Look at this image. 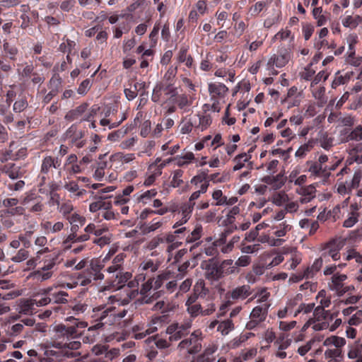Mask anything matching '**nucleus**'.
<instances>
[{
    "instance_id": "nucleus-52",
    "label": "nucleus",
    "mask_w": 362,
    "mask_h": 362,
    "mask_svg": "<svg viewBox=\"0 0 362 362\" xmlns=\"http://www.w3.org/2000/svg\"><path fill=\"white\" fill-rule=\"evenodd\" d=\"M193 291L200 298H205L209 293V288L205 286L204 281H197L193 288Z\"/></svg>"
},
{
    "instance_id": "nucleus-28",
    "label": "nucleus",
    "mask_w": 362,
    "mask_h": 362,
    "mask_svg": "<svg viewBox=\"0 0 362 362\" xmlns=\"http://www.w3.org/2000/svg\"><path fill=\"white\" fill-rule=\"evenodd\" d=\"M158 268V264H155L154 262L152 259H147L146 261H144L139 266V269L142 272H146L145 274H140L137 276V280H145L146 279V275L147 274L148 272H155Z\"/></svg>"
},
{
    "instance_id": "nucleus-31",
    "label": "nucleus",
    "mask_w": 362,
    "mask_h": 362,
    "mask_svg": "<svg viewBox=\"0 0 362 362\" xmlns=\"http://www.w3.org/2000/svg\"><path fill=\"white\" fill-rule=\"evenodd\" d=\"M4 287L0 288V315L8 313L10 310V308L5 303H2V300L13 299L17 296V294L14 291L4 292Z\"/></svg>"
},
{
    "instance_id": "nucleus-29",
    "label": "nucleus",
    "mask_w": 362,
    "mask_h": 362,
    "mask_svg": "<svg viewBox=\"0 0 362 362\" xmlns=\"http://www.w3.org/2000/svg\"><path fill=\"white\" fill-rule=\"evenodd\" d=\"M85 234H87L90 238V234L95 235V238H99L105 234H108V229L107 227L96 226L94 223H89L83 229Z\"/></svg>"
},
{
    "instance_id": "nucleus-18",
    "label": "nucleus",
    "mask_w": 362,
    "mask_h": 362,
    "mask_svg": "<svg viewBox=\"0 0 362 362\" xmlns=\"http://www.w3.org/2000/svg\"><path fill=\"white\" fill-rule=\"evenodd\" d=\"M88 240H90V237L85 234V233L78 235L76 233L70 231V233L63 240L62 246L64 250H69L71 249L72 244L86 242Z\"/></svg>"
},
{
    "instance_id": "nucleus-53",
    "label": "nucleus",
    "mask_w": 362,
    "mask_h": 362,
    "mask_svg": "<svg viewBox=\"0 0 362 362\" xmlns=\"http://www.w3.org/2000/svg\"><path fill=\"white\" fill-rule=\"evenodd\" d=\"M169 210L167 207L160 208L157 210L145 209L141 212L139 218L141 220H145L151 214H158L162 216L165 214Z\"/></svg>"
},
{
    "instance_id": "nucleus-1",
    "label": "nucleus",
    "mask_w": 362,
    "mask_h": 362,
    "mask_svg": "<svg viewBox=\"0 0 362 362\" xmlns=\"http://www.w3.org/2000/svg\"><path fill=\"white\" fill-rule=\"evenodd\" d=\"M67 320L71 321L73 325L59 324L54 327L55 339L53 340V346L57 349H64L71 354H78L74 352L81 346V343L78 340L81 333L78 329L86 327L88 322L79 321L73 317L67 318Z\"/></svg>"
},
{
    "instance_id": "nucleus-2",
    "label": "nucleus",
    "mask_w": 362,
    "mask_h": 362,
    "mask_svg": "<svg viewBox=\"0 0 362 362\" xmlns=\"http://www.w3.org/2000/svg\"><path fill=\"white\" fill-rule=\"evenodd\" d=\"M127 313V310L124 308L119 310L115 306L100 305L93 308L90 318L94 319L95 324L89 330L105 329L106 326L119 323Z\"/></svg>"
},
{
    "instance_id": "nucleus-33",
    "label": "nucleus",
    "mask_w": 362,
    "mask_h": 362,
    "mask_svg": "<svg viewBox=\"0 0 362 362\" xmlns=\"http://www.w3.org/2000/svg\"><path fill=\"white\" fill-rule=\"evenodd\" d=\"M291 229L292 226L288 224L286 221H284L278 225L273 226L272 228V233L277 237V239H280L279 238L285 236Z\"/></svg>"
},
{
    "instance_id": "nucleus-26",
    "label": "nucleus",
    "mask_w": 362,
    "mask_h": 362,
    "mask_svg": "<svg viewBox=\"0 0 362 362\" xmlns=\"http://www.w3.org/2000/svg\"><path fill=\"white\" fill-rule=\"evenodd\" d=\"M269 307V305L267 303L255 307L250 315V318L255 319L259 322H264L267 318Z\"/></svg>"
},
{
    "instance_id": "nucleus-44",
    "label": "nucleus",
    "mask_w": 362,
    "mask_h": 362,
    "mask_svg": "<svg viewBox=\"0 0 362 362\" xmlns=\"http://www.w3.org/2000/svg\"><path fill=\"white\" fill-rule=\"evenodd\" d=\"M100 110V107L98 105H93L88 110L87 109L86 112L83 114L82 120L91 122L89 124L90 127L95 128L94 122L92 121V119Z\"/></svg>"
},
{
    "instance_id": "nucleus-24",
    "label": "nucleus",
    "mask_w": 362,
    "mask_h": 362,
    "mask_svg": "<svg viewBox=\"0 0 362 362\" xmlns=\"http://www.w3.org/2000/svg\"><path fill=\"white\" fill-rule=\"evenodd\" d=\"M194 97L187 94L177 95L175 98L177 107L185 112H189Z\"/></svg>"
},
{
    "instance_id": "nucleus-42",
    "label": "nucleus",
    "mask_w": 362,
    "mask_h": 362,
    "mask_svg": "<svg viewBox=\"0 0 362 362\" xmlns=\"http://www.w3.org/2000/svg\"><path fill=\"white\" fill-rule=\"evenodd\" d=\"M203 234V228L201 225L195 226L194 230L186 236V243H194L199 240Z\"/></svg>"
},
{
    "instance_id": "nucleus-63",
    "label": "nucleus",
    "mask_w": 362,
    "mask_h": 362,
    "mask_svg": "<svg viewBox=\"0 0 362 362\" xmlns=\"http://www.w3.org/2000/svg\"><path fill=\"white\" fill-rule=\"evenodd\" d=\"M187 311L189 314L190 317L194 318L198 315H202L203 308L200 303L192 304L187 305Z\"/></svg>"
},
{
    "instance_id": "nucleus-39",
    "label": "nucleus",
    "mask_w": 362,
    "mask_h": 362,
    "mask_svg": "<svg viewBox=\"0 0 362 362\" xmlns=\"http://www.w3.org/2000/svg\"><path fill=\"white\" fill-rule=\"evenodd\" d=\"M361 23H362V17L358 15L355 16L349 15L344 17L341 21V23L344 27L351 29L356 28Z\"/></svg>"
},
{
    "instance_id": "nucleus-22",
    "label": "nucleus",
    "mask_w": 362,
    "mask_h": 362,
    "mask_svg": "<svg viewBox=\"0 0 362 362\" xmlns=\"http://www.w3.org/2000/svg\"><path fill=\"white\" fill-rule=\"evenodd\" d=\"M297 192L301 196L298 200L300 204H307L315 197L316 189L313 185L302 187L297 190Z\"/></svg>"
},
{
    "instance_id": "nucleus-15",
    "label": "nucleus",
    "mask_w": 362,
    "mask_h": 362,
    "mask_svg": "<svg viewBox=\"0 0 362 362\" xmlns=\"http://www.w3.org/2000/svg\"><path fill=\"white\" fill-rule=\"evenodd\" d=\"M291 59L290 52L286 49L281 50L278 54L272 55L267 63L269 70L274 67L282 68L285 66Z\"/></svg>"
},
{
    "instance_id": "nucleus-60",
    "label": "nucleus",
    "mask_w": 362,
    "mask_h": 362,
    "mask_svg": "<svg viewBox=\"0 0 362 362\" xmlns=\"http://www.w3.org/2000/svg\"><path fill=\"white\" fill-rule=\"evenodd\" d=\"M145 341L148 345L153 344L159 349L168 348L170 346V344L167 340L163 339H156V337H148Z\"/></svg>"
},
{
    "instance_id": "nucleus-54",
    "label": "nucleus",
    "mask_w": 362,
    "mask_h": 362,
    "mask_svg": "<svg viewBox=\"0 0 362 362\" xmlns=\"http://www.w3.org/2000/svg\"><path fill=\"white\" fill-rule=\"evenodd\" d=\"M223 242V238H220L213 243L211 245L208 246L204 249V252L207 256L216 257L219 254L218 246Z\"/></svg>"
},
{
    "instance_id": "nucleus-58",
    "label": "nucleus",
    "mask_w": 362,
    "mask_h": 362,
    "mask_svg": "<svg viewBox=\"0 0 362 362\" xmlns=\"http://www.w3.org/2000/svg\"><path fill=\"white\" fill-rule=\"evenodd\" d=\"M209 184L207 182H204L202 184L200 189L197 191L194 192L189 199L188 202H191L193 206H195V200L198 199L202 194H204L206 192Z\"/></svg>"
},
{
    "instance_id": "nucleus-11",
    "label": "nucleus",
    "mask_w": 362,
    "mask_h": 362,
    "mask_svg": "<svg viewBox=\"0 0 362 362\" xmlns=\"http://www.w3.org/2000/svg\"><path fill=\"white\" fill-rule=\"evenodd\" d=\"M106 265L105 260H101L100 258L93 259L87 269L83 272L93 281H101L105 278L102 272L104 271Z\"/></svg>"
},
{
    "instance_id": "nucleus-51",
    "label": "nucleus",
    "mask_w": 362,
    "mask_h": 362,
    "mask_svg": "<svg viewBox=\"0 0 362 362\" xmlns=\"http://www.w3.org/2000/svg\"><path fill=\"white\" fill-rule=\"evenodd\" d=\"M33 301L36 307L45 306L51 303L50 297L43 293V289L35 296Z\"/></svg>"
},
{
    "instance_id": "nucleus-23",
    "label": "nucleus",
    "mask_w": 362,
    "mask_h": 362,
    "mask_svg": "<svg viewBox=\"0 0 362 362\" xmlns=\"http://www.w3.org/2000/svg\"><path fill=\"white\" fill-rule=\"evenodd\" d=\"M66 221L70 224V231L78 233L79 229L86 224V218L74 212L71 216L67 217Z\"/></svg>"
},
{
    "instance_id": "nucleus-49",
    "label": "nucleus",
    "mask_w": 362,
    "mask_h": 362,
    "mask_svg": "<svg viewBox=\"0 0 362 362\" xmlns=\"http://www.w3.org/2000/svg\"><path fill=\"white\" fill-rule=\"evenodd\" d=\"M163 225V222L157 218H153L149 223L144 224L141 230L144 234L149 233L158 229Z\"/></svg>"
},
{
    "instance_id": "nucleus-10",
    "label": "nucleus",
    "mask_w": 362,
    "mask_h": 362,
    "mask_svg": "<svg viewBox=\"0 0 362 362\" xmlns=\"http://www.w3.org/2000/svg\"><path fill=\"white\" fill-rule=\"evenodd\" d=\"M228 88L221 83H211L209 84V92L212 100H214L211 105L214 112H219V100H223L226 96Z\"/></svg>"
},
{
    "instance_id": "nucleus-16",
    "label": "nucleus",
    "mask_w": 362,
    "mask_h": 362,
    "mask_svg": "<svg viewBox=\"0 0 362 362\" xmlns=\"http://www.w3.org/2000/svg\"><path fill=\"white\" fill-rule=\"evenodd\" d=\"M306 165L310 176L315 178L319 177L325 180L329 177L328 165H322L316 160H308L306 162Z\"/></svg>"
},
{
    "instance_id": "nucleus-43",
    "label": "nucleus",
    "mask_w": 362,
    "mask_h": 362,
    "mask_svg": "<svg viewBox=\"0 0 362 362\" xmlns=\"http://www.w3.org/2000/svg\"><path fill=\"white\" fill-rule=\"evenodd\" d=\"M315 141L313 139H310L306 144L301 145L296 151L295 155L298 158H303L306 154L310 152L315 144Z\"/></svg>"
},
{
    "instance_id": "nucleus-47",
    "label": "nucleus",
    "mask_w": 362,
    "mask_h": 362,
    "mask_svg": "<svg viewBox=\"0 0 362 362\" xmlns=\"http://www.w3.org/2000/svg\"><path fill=\"white\" fill-rule=\"evenodd\" d=\"M177 59L179 63H185L187 67L192 66L193 59L190 55L187 54L186 48H181L177 54Z\"/></svg>"
},
{
    "instance_id": "nucleus-9",
    "label": "nucleus",
    "mask_w": 362,
    "mask_h": 362,
    "mask_svg": "<svg viewBox=\"0 0 362 362\" xmlns=\"http://www.w3.org/2000/svg\"><path fill=\"white\" fill-rule=\"evenodd\" d=\"M345 245V240L341 238H335L325 243L322 247V255L327 259L331 257L333 260L337 261L340 259L339 251Z\"/></svg>"
},
{
    "instance_id": "nucleus-25",
    "label": "nucleus",
    "mask_w": 362,
    "mask_h": 362,
    "mask_svg": "<svg viewBox=\"0 0 362 362\" xmlns=\"http://www.w3.org/2000/svg\"><path fill=\"white\" fill-rule=\"evenodd\" d=\"M252 294V289L250 285H243L233 289L229 295L233 300H244Z\"/></svg>"
},
{
    "instance_id": "nucleus-38",
    "label": "nucleus",
    "mask_w": 362,
    "mask_h": 362,
    "mask_svg": "<svg viewBox=\"0 0 362 362\" xmlns=\"http://www.w3.org/2000/svg\"><path fill=\"white\" fill-rule=\"evenodd\" d=\"M19 146L18 141H12L10 144L9 148L6 150L5 152H0V161L1 164H5L8 163V159H13V152Z\"/></svg>"
},
{
    "instance_id": "nucleus-46",
    "label": "nucleus",
    "mask_w": 362,
    "mask_h": 362,
    "mask_svg": "<svg viewBox=\"0 0 362 362\" xmlns=\"http://www.w3.org/2000/svg\"><path fill=\"white\" fill-rule=\"evenodd\" d=\"M157 194L158 192L156 189H151L137 196L136 199L138 202L145 205L148 204L151 199L154 198Z\"/></svg>"
},
{
    "instance_id": "nucleus-48",
    "label": "nucleus",
    "mask_w": 362,
    "mask_h": 362,
    "mask_svg": "<svg viewBox=\"0 0 362 362\" xmlns=\"http://www.w3.org/2000/svg\"><path fill=\"white\" fill-rule=\"evenodd\" d=\"M211 124V118L209 115H203L199 117V124L194 127V132L199 134Z\"/></svg>"
},
{
    "instance_id": "nucleus-61",
    "label": "nucleus",
    "mask_w": 362,
    "mask_h": 362,
    "mask_svg": "<svg viewBox=\"0 0 362 362\" xmlns=\"http://www.w3.org/2000/svg\"><path fill=\"white\" fill-rule=\"evenodd\" d=\"M233 329L234 325L232 320H227L219 323L217 330L220 332L222 335H226Z\"/></svg>"
},
{
    "instance_id": "nucleus-57",
    "label": "nucleus",
    "mask_w": 362,
    "mask_h": 362,
    "mask_svg": "<svg viewBox=\"0 0 362 362\" xmlns=\"http://www.w3.org/2000/svg\"><path fill=\"white\" fill-rule=\"evenodd\" d=\"M4 50L11 60L14 61L16 59V55L18 54V50L14 45H10L8 42L4 43Z\"/></svg>"
},
{
    "instance_id": "nucleus-35",
    "label": "nucleus",
    "mask_w": 362,
    "mask_h": 362,
    "mask_svg": "<svg viewBox=\"0 0 362 362\" xmlns=\"http://www.w3.org/2000/svg\"><path fill=\"white\" fill-rule=\"evenodd\" d=\"M190 327L191 323L189 322L180 325L178 324V329L176 330L175 333H174V335L169 337V340L170 341H174L181 339L189 334Z\"/></svg>"
},
{
    "instance_id": "nucleus-17",
    "label": "nucleus",
    "mask_w": 362,
    "mask_h": 362,
    "mask_svg": "<svg viewBox=\"0 0 362 362\" xmlns=\"http://www.w3.org/2000/svg\"><path fill=\"white\" fill-rule=\"evenodd\" d=\"M347 279V276L344 274L337 272L331 278V281L328 283L330 290L336 291L339 295H342L348 291V288L344 286V281Z\"/></svg>"
},
{
    "instance_id": "nucleus-6",
    "label": "nucleus",
    "mask_w": 362,
    "mask_h": 362,
    "mask_svg": "<svg viewBox=\"0 0 362 362\" xmlns=\"http://www.w3.org/2000/svg\"><path fill=\"white\" fill-rule=\"evenodd\" d=\"M112 202L108 199V197H100L95 202L90 204L89 210L91 212L98 211V216L110 221L117 219L119 216L112 210Z\"/></svg>"
},
{
    "instance_id": "nucleus-30",
    "label": "nucleus",
    "mask_w": 362,
    "mask_h": 362,
    "mask_svg": "<svg viewBox=\"0 0 362 362\" xmlns=\"http://www.w3.org/2000/svg\"><path fill=\"white\" fill-rule=\"evenodd\" d=\"M251 156L247 155V153H241L238 155L233 159V170L236 171L242 169L243 168H247L252 165V163L249 161Z\"/></svg>"
},
{
    "instance_id": "nucleus-13",
    "label": "nucleus",
    "mask_w": 362,
    "mask_h": 362,
    "mask_svg": "<svg viewBox=\"0 0 362 362\" xmlns=\"http://www.w3.org/2000/svg\"><path fill=\"white\" fill-rule=\"evenodd\" d=\"M6 174L9 178L16 180L21 178L26 173L25 166L19 165L13 162L0 164V173Z\"/></svg>"
},
{
    "instance_id": "nucleus-5",
    "label": "nucleus",
    "mask_w": 362,
    "mask_h": 362,
    "mask_svg": "<svg viewBox=\"0 0 362 362\" xmlns=\"http://www.w3.org/2000/svg\"><path fill=\"white\" fill-rule=\"evenodd\" d=\"M61 256L62 254L57 251L45 255L42 261V266L35 273V276L41 281L50 279L53 274V269L62 260Z\"/></svg>"
},
{
    "instance_id": "nucleus-4",
    "label": "nucleus",
    "mask_w": 362,
    "mask_h": 362,
    "mask_svg": "<svg viewBox=\"0 0 362 362\" xmlns=\"http://www.w3.org/2000/svg\"><path fill=\"white\" fill-rule=\"evenodd\" d=\"M238 272L236 267L233 266V260L230 259L220 262L214 258H211L205 266V277L211 281H219L226 276Z\"/></svg>"
},
{
    "instance_id": "nucleus-32",
    "label": "nucleus",
    "mask_w": 362,
    "mask_h": 362,
    "mask_svg": "<svg viewBox=\"0 0 362 362\" xmlns=\"http://www.w3.org/2000/svg\"><path fill=\"white\" fill-rule=\"evenodd\" d=\"M187 230V227H182L178 229H176L173 233H169L165 235H163V243H167L169 245L173 242H175L178 238H182L185 236V233Z\"/></svg>"
},
{
    "instance_id": "nucleus-34",
    "label": "nucleus",
    "mask_w": 362,
    "mask_h": 362,
    "mask_svg": "<svg viewBox=\"0 0 362 362\" xmlns=\"http://www.w3.org/2000/svg\"><path fill=\"white\" fill-rule=\"evenodd\" d=\"M36 313L37 309L33 299H25L21 301L19 305V313L24 315H33Z\"/></svg>"
},
{
    "instance_id": "nucleus-3",
    "label": "nucleus",
    "mask_w": 362,
    "mask_h": 362,
    "mask_svg": "<svg viewBox=\"0 0 362 362\" xmlns=\"http://www.w3.org/2000/svg\"><path fill=\"white\" fill-rule=\"evenodd\" d=\"M126 255L121 252L113 258H111L108 253L101 260L106 261V267L104 272L108 273L110 276L112 284L117 288H122L132 278V274L129 272H124V262Z\"/></svg>"
},
{
    "instance_id": "nucleus-21",
    "label": "nucleus",
    "mask_w": 362,
    "mask_h": 362,
    "mask_svg": "<svg viewBox=\"0 0 362 362\" xmlns=\"http://www.w3.org/2000/svg\"><path fill=\"white\" fill-rule=\"evenodd\" d=\"M194 207V206H193L191 202H188L183 203L180 206L179 213L181 214L182 218L174 224L173 228H177L182 224L187 223V221L192 216Z\"/></svg>"
},
{
    "instance_id": "nucleus-62",
    "label": "nucleus",
    "mask_w": 362,
    "mask_h": 362,
    "mask_svg": "<svg viewBox=\"0 0 362 362\" xmlns=\"http://www.w3.org/2000/svg\"><path fill=\"white\" fill-rule=\"evenodd\" d=\"M344 259L346 261L355 259L356 262L362 264V255H361L355 249H350L347 251L346 254L344 255Z\"/></svg>"
},
{
    "instance_id": "nucleus-59",
    "label": "nucleus",
    "mask_w": 362,
    "mask_h": 362,
    "mask_svg": "<svg viewBox=\"0 0 362 362\" xmlns=\"http://www.w3.org/2000/svg\"><path fill=\"white\" fill-rule=\"evenodd\" d=\"M357 207L354 208V211L349 214V217L344 220L343 226L351 228L358 221L359 214L356 211Z\"/></svg>"
},
{
    "instance_id": "nucleus-64",
    "label": "nucleus",
    "mask_w": 362,
    "mask_h": 362,
    "mask_svg": "<svg viewBox=\"0 0 362 362\" xmlns=\"http://www.w3.org/2000/svg\"><path fill=\"white\" fill-rule=\"evenodd\" d=\"M322 8L321 7L315 8L313 10V16L318 26H322L326 23L327 18L322 15Z\"/></svg>"
},
{
    "instance_id": "nucleus-36",
    "label": "nucleus",
    "mask_w": 362,
    "mask_h": 362,
    "mask_svg": "<svg viewBox=\"0 0 362 362\" xmlns=\"http://www.w3.org/2000/svg\"><path fill=\"white\" fill-rule=\"evenodd\" d=\"M325 260L326 259L321 255L320 257L315 259L314 262L310 267L305 268L307 273L309 274L308 276H310V278H313L315 274L321 269Z\"/></svg>"
},
{
    "instance_id": "nucleus-12",
    "label": "nucleus",
    "mask_w": 362,
    "mask_h": 362,
    "mask_svg": "<svg viewBox=\"0 0 362 362\" xmlns=\"http://www.w3.org/2000/svg\"><path fill=\"white\" fill-rule=\"evenodd\" d=\"M43 293L50 297L51 303L66 304L69 301V295L67 292L62 289L61 286H49L43 289Z\"/></svg>"
},
{
    "instance_id": "nucleus-19",
    "label": "nucleus",
    "mask_w": 362,
    "mask_h": 362,
    "mask_svg": "<svg viewBox=\"0 0 362 362\" xmlns=\"http://www.w3.org/2000/svg\"><path fill=\"white\" fill-rule=\"evenodd\" d=\"M135 159V156L134 153H117L111 156L110 162L112 163V165H115V168L121 167L124 164H127L131 161Z\"/></svg>"
},
{
    "instance_id": "nucleus-56",
    "label": "nucleus",
    "mask_w": 362,
    "mask_h": 362,
    "mask_svg": "<svg viewBox=\"0 0 362 362\" xmlns=\"http://www.w3.org/2000/svg\"><path fill=\"white\" fill-rule=\"evenodd\" d=\"M170 278V272H164L160 274H159L156 279L152 278L153 279V289L158 290L159 289L165 281H167Z\"/></svg>"
},
{
    "instance_id": "nucleus-27",
    "label": "nucleus",
    "mask_w": 362,
    "mask_h": 362,
    "mask_svg": "<svg viewBox=\"0 0 362 362\" xmlns=\"http://www.w3.org/2000/svg\"><path fill=\"white\" fill-rule=\"evenodd\" d=\"M88 107V105L87 103L80 105L75 109L69 111L65 115V119L69 121L82 120L83 115L86 112Z\"/></svg>"
},
{
    "instance_id": "nucleus-37",
    "label": "nucleus",
    "mask_w": 362,
    "mask_h": 362,
    "mask_svg": "<svg viewBox=\"0 0 362 362\" xmlns=\"http://www.w3.org/2000/svg\"><path fill=\"white\" fill-rule=\"evenodd\" d=\"M263 181L272 185L274 189H280L284 185V176L281 174L276 176H266L264 177Z\"/></svg>"
},
{
    "instance_id": "nucleus-20",
    "label": "nucleus",
    "mask_w": 362,
    "mask_h": 362,
    "mask_svg": "<svg viewBox=\"0 0 362 362\" xmlns=\"http://www.w3.org/2000/svg\"><path fill=\"white\" fill-rule=\"evenodd\" d=\"M349 40V49L346 62L354 66H358L362 62V57L356 56L354 51V44L356 42V36H351Z\"/></svg>"
},
{
    "instance_id": "nucleus-41",
    "label": "nucleus",
    "mask_w": 362,
    "mask_h": 362,
    "mask_svg": "<svg viewBox=\"0 0 362 362\" xmlns=\"http://www.w3.org/2000/svg\"><path fill=\"white\" fill-rule=\"evenodd\" d=\"M164 293L163 290L157 291L153 295L149 296L148 293L141 295V297L137 299L140 304H152L154 301L160 298L161 295Z\"/></svg>"
},
{
    "instance_id": "nucleus-50",
    "label": "nucleus",
    "mask_w": 362,
    "mask_h": 362,
    "mask_svg": "<svg viewBox=\"0 0 362 362\" xmlns=\"http://www.w3.org/2000/svg\"><path fill=\"white\" fill-rule=\"evenodd\" d=\"M76 43L71 40L66 39L64 42H62L59 45V49L61 52L65 53L67 52L69 54H76Z\"/></svg>"
},
{
    "instance_id": "nucleus-55",
    "label": "nucleus",
    "mask_w": 362,
    "mask_h": 362,
    "mask_svg": "<svg viewBox=\"0 0 362 362\" xmlns=\"http://www.w3.org/2000/svg\"><path fill=\"white\" fill-rule=\"evenodd\" d=\"M165 167V163L160 165L156 168V171L153 170V173L149 175L144 180V185L146 187H149L154 183L157 177L160 176L162 173V169Z\"/></svg>"
},
{
    "instance_id": "nucleus-45",
    "label": "nucleus",
    "mask_w": 362,
    "mask_h": 362,
    "mask_svg": "<svg viewBox=\"0 0 362 362\" xmlns=\"http://www.w3.org/2000/svg\"><path fill=\"white\" fill-rule=\"evenodd\" d=\"M90 326L88 328L86 335L83 337V343H93L95 341V337L99 334L100 331L104 330L105 329H98L90 331V327L95 324L94 319L91 318L90 320Z\"/></svg>"
},
{
    "instance_id": "nucleus-8",
    "label": "nucleus",
    "mask_w": 362,
    "mask_h": 362,
    "mask_svg": "<svg viewBox=\"0 0 362 362\" xmlns=\"http://www.w3.org/2000/svg\"><path fill=\"white\" fill-rule=\"evenodd\" d=\"M202 332L199 329L195 330L189 337L184 339L179 343L178 349L180 350L187 349L189 354H197L202 349Z\"/></svg>"
},
{
    "instance_id": "nucleus-7",
    "label": "nucleus",
    "mask_w": 362,
    "mask_h": 362,
    "mask_svg": "<svg viewBox=\"0 0 362 362\" xmlns=\"http://www.w3.org/2000/svg\"><path fill=\"white\" fill-rule=\"evenodd\" d=\"M80 354H71L64 349H57L53 346V341L45 345L42 356L38 357L40 362H54L62 360L64 358H75Z\"/></svg>"
},
{
    "instance_id": "nucleus-14",
    "label": "nucleus",
    "mask_w": 362,
    "mask_h": 362,
    "mask_svg": "<svg viewBox=\"0 0 362 362\" xmlns=\"http://www.w3.org/2000/svg\"><path fill=\"white\" fill-rule=\"evenodd\" d=\"M351 140L354 139L355 143L350 144L349 157L346 163L351 165L354 162L362 163V137H351Z\"/></svg>"
},
{
    "instance_id": "nucleus-40",
    "label": "nucleus",
    "mask_w": 362,
    "mask_h": 362,
    "mask_svg": "<svg viewBox=\"0 0 362 362\" xmlns=\"http://www.w3.org/2000/svg\"><path fill=\"white\" fill-rule=\"evenodd\" d=\"M96 354L104 355V359L108 362H112V360L117 358L119 355V349L113 348L107 350L105 346L99 351H96Z\"/></svg>"
}]
</instances>
